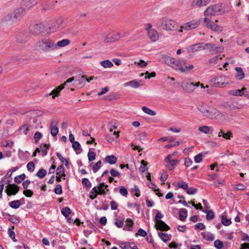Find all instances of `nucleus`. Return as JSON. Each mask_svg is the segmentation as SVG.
Here are the masks:
<instances>
[{
	"instance_id": "2f4dec72",
	"label": "nucleus",
	"mask_w": 249,
	"mask_h": 249,
	"mask_svg": "<svg viewBox=\"0 0 249 249\" xmlns=\"http://www.w3.org/2000/svg\"><path fill=\"white\" fill-rule=\"evenodd\" d=\"M99 194L98 189L97 188V186L94 187L93 188L91 189L89 193V198L93 200L95 198H96L97 195Z\"/></svg>"
},
{
	"instance_id": "4c0bfd02",
	"label": "nucleus",
	"mask_w": 249,
	"mask_h": 249,
	"mask_svg": "<svg viewBox=\"0 0 249 249\" xmlns=\"http://www.w3.org/2000/svg\"><path fill=\"white\" fill-rule=\"evenodd\" d=\"M104 186L105 184L104 183H101L97 187L99 195H105L106 194L107 191H108V189H107L106 191L105 190V189L104 188Z\"/></svg>"
},
{
	"instance_id": "c9c22d12",
	"label": "nucleus",
	"mask_w": 249,
	"mask_h": 249,
	"mask_svg": "<svg viewBox=\"0 0 249 249\" xmlns=\"http://www.w3.org/2000/svg\"><path fill=\"white\" fill-rule=\"evenodd\" d=\"M5 215H8L9 216V218H8V220L9 221H10L11 223L14 224H18L19 223L20 221L18 217L15 215H11L8 213H5Z\"/></svg>"
},
{
	"instance_id": "e2e57ef3",
	"label": "nucleus",
	"mask_w": 249,
	"mask_h": 249,
	"mask_svg": "<svg viewBox=\"0 0 249 249\" xmlns=\"http://www.w3.org/2000/svg\"><path fill=\"white\" fill-rule=\"evenodd\" d=\"M82 184L87 187H90L91 186V183L87 178H84L82 180Z\"/></svg>"
},
{
	"instance_id": "5fc2aeb1",
	"label": "nucleus",
	"mask_w": 249,
	"mask_h": 249,
	"mask_svg": "<svg viewBox=\"0 0 249 249\" xmlns=\"http://www.w3.org/2000/svg\"><path fill=\"white\" fill-rule=\"evenodd\" d=\"M88 159L89 161H92L95 160L96 157V153L94 152L90 151L89 150L88 154Z\"/></svg>"
},
{
	"instance_id": "ea45409f",
	"label": "nucleus",
	"mask_w": 249,
	"mask_h": 249,
	"mask_svg": "<svg viewBox=\"0 0 249 249\" xmlns=\"http://www.w3.org/2000/svg\"><path fill=\"white\" fill-rule=\"evenodd\" d=\"M100 64L105 68H111L113 66V63L109 60L101 61Z\"/></svg>"
},
{
	"instance_id": "58836bf2",
	"label": "nucleus",
	"mask_w": 249,
	"mask_h": 249,
	"mask_svg": "<svg viewBox=\"0 0 249 249\" xmlns=\"http://www.w3.org/2000/svg\"><path fill=\"white\" fill-rule=\"evenodd\" d=\"M141 165L139 168V170L142 173H144L146 171L148 170V167H147V165L148 164V162L145 161L144 160H142L141 162Z\"/></svg>"
},
{
	"instance_id": "9b49d317",
	"label": "nucleus",
	"mask_w": 249,
	"mask_h": 249,
	"mask_svg": "<svg viewBox=\"0 0 249 249\" xmlns=\"http://www.w3.org/2000/svg\"><path fill=\"white\" fill-rule=\"evenodd\" d=\"M147 30L148 36L153 42H155L159 39L158 33L155 29L152 28L151 24H148Z\"/></svg>"
},
{
	"instance_id": "c756f323",
	"label": "nucleus",
	"mask_w": 249,
	"mask_h": 249,
	"mask_svg": "<svg viewBox=\"0 0 249 249\" xmlns=\"http://www.w3.org/2000/svg\"><path fill=\"white\" fill-rule=\"evenodd\" d=\"M178 163L179 160H173L172 161L168 162L166 166L170 170H172Z\"/></svg>"
},
{
	"instance_id": "603ef678",
	"label": "nucleus",
	"mask_w": 249,
	"mask_h": 249,
	"mask_svg": "<svg viewBox=\"0 0 249 249\" xmlns=\"http://www.w3.org/2000/svg\"><path fill=\"white\" fill-rule=\"evenodd\" d=\"M101 161H97L92 167V170L94 173H96L101 166Z\"/></svg>"
},
{
	"instance_id": "c85d7f7f",
	"label": "nucleus",
	"mask_w": 249,
	"mask_h": 249,
	"mask_svg": "<svg viewBox=\"0 0 249 249\" xmlns=\"http://www.w3.org/2000/svg\"><path fill=\"white\" fill-rule=\"evenodd\" d=\"M70 43V41L68 39H64L62 40L58 41L56 43H55L56 49L59 47H65L67 45H69Z\"/></svg>"
},
{
	"instance_id": "a878e982",
	"label": "nucleus",
	"mask_w": 249,
	"mask_h": 249,
	"mask_svg": "<svg viewBox=\"0 0 249 249\" xmlns=\"http://www.w3.org/2000/svg\"><path fill=\"white\" fill-rule=\"evenodd\" d=\"M142 85V84H140L139 82L136 81V80H132L128 82L125 83L124 84V87L130 86L134 88H137Z\"/></svg>"
},
{
	"instance_id": "052dcab7",
	"label": "nucleus",
	"mask_w": 249,
	"mask_h": 249,
	"mask_svg": "<svg viewBox=\"0 0 249 249\" xmlns=\"http://www.w3.org/2000/svg\"><path fill=\"white\" fill-rule=\"evenodd\" d=\"M186 192L188 195H194L197 192V189L194 187H188Z\"/></svg>"
},
{
	"instance_id": "37998d69",
	"label": "nucleus",
	"mask_w": 249,
	"mask_h": 249,
	"mask_svg": "<svg viewBox=\"0 0 249 249\" xmlns=\"http://www.w3.org/2000/svg\"><path fill=\"white\" fill-rule=\"evenodd\" d=\"M56 156L57 158L61 160V161L63 163L65 162V165L66 166L68 167L69 166V159L64 158L60 153L57 152Z\"/></svg>"
},
{
	"instance_id": "f257e3e1",
	"label": "nucleus",
	"mask_w": 249,
	"mask_h": 249,
	"mask_svg": "<svg viewBox=\"0 0 249 249\" xmlns=\"http://www.w3.org/2000/svg\"><path fill=\"white\" fill-rule=\"evenodd\" d=\"M35 47L40 53H48L56 49L55 43L49 35H46L37 41Z\"/></svg>"
},
{
	"instance_id": "79ce46f5",
	"label": "nucleus",
	"mask_w": 249,
	"mask_h": 249,
	"mask_svg": "<svg viewBox=\"0 0 249 249\" xmlns=\"http://www.w3.org/2000/svg\"><path fill=\"white\" fill-rule=\"evenodd\" d=\"M15 227L13 226L11 227V228H9L8 229V234L9 236L12 239L14 242H16L17 240L15 237V233L14 231H13V230L14 229Z\"/></svg>"
},
{
	"instance_id": "0e129e2a",
	"label": "nucleus",
	"mask_w": 249,
	"mask_h": 249,
	"mask_svg": "<svg viewBox=\"0 0 249 249\" xmlns=\"http://www.w3.org/2000/svg\"><path fill=\"white\" fill-rule=\"evenodd\" d=\"M85 78H86V76L85 75H82L81 76V79L76 81V82H77V85H78V86L80 87H83L85 85Z\"/></svg>"
},
{
	"instance_id": "20e7f679",
	"label": "nucleus",
	"mask_w": 249,
	"mask_h": 249,
	"mask_svg": "<svg viewBox=\"0 0 249 249\" xmlns=\"http://www.w3.org/2000/svg\"><path fill=\"white\" fill-rule=\"evenodd\" d=\"M221 4H214L208 7L204 11V15L205 17L218 15L221 14Z\"/></svg>"
},
{
	"instance_id": "69168bd1",
	"label": "nucleus",
	"mask_w": 249,
	"mask_h": 249,
	"mask_svg": "<svg viewBox=\"0 0 249 249\" xmlns=\"http://www.w3.org/2000/svg\"><path fill=\"white\" fill-rule=\"evenodd\" d=\"M72 147L73 148V149L75 151H77L81 149V145L79 142L76 141H75V142H73Z\"/></svg>"
},
{
	"instance_id": "2eb2a0df",
	"label": "nucleus",
	"mask_w": 249,
	"mask_h": 249,
	"mask_svg": "<svg viewBox=\"0 0 249 249\" xmlns=\"http://www.w3.org/2000/svg\"><path fill=\"white\" fill-rule=\"evenodd\" d=\"M41 0H22V5L26 9H30L36 6Z\"/></svg>"
},
{
	"instance_id": "ddd939ff",
	"label": "nucleus",
	"mask_w": 249,
	"mask_h": 249,
	"mask_svg": "<svg viewBox=\"0 0 249 249\" xmlns=\"http://www.w3.org/2000/svg\"><path fill=\"white\" fill-rule=\"evenodd\" d=\"M210 2V0H193L191 6L193 8H200L207 5Z\"/></svg>"
},
{
	"instance_id": "a211bd4d",
	"label": "nucleus",
	"mask_w": 249,
	"mask_h": 249,
	"mask_svg": "<svg viewBox=\"0 0 249 249\" xmlns=\"http://www.w3.org/2000/svg\"><path fill=\"white\" fill-rule=\"evenodd\" d=\"M185 64V61L184 60L175 61V64H173L171 67H173L176 70H179L182 72L183 69V65Z\"/></svg>"
},
{
	"instance_id": "b1692460",
	"label": "nucleus",
	"mask_w": 249,
	"mask_h": 249,
	"mask_svg": "<svg viewBox=\"0 0 249 249\" xmlns=\"http://www.w3.org/2000/svg\"><path fill=\"white\" fill-rule=\"evenodd\" d=\"M246 90L245 88H243L241 89H234L229 91L231 95L234 96H242L244 94V91Z\"/></svg>"
},
{
	"instance_id": "aec40b11",
	"label": "nucleus",
	"mask_w": 249,
	"mask_h": 249,
	"mask_svg": "<svg viewBox=\"0 0 249 249\" xmlns=\"http://www.w3.org/2000/svg\"><path fill=\"white\" fill-rule=\"evenodd\" d=\"M221 106L223 107L224 108H226V109H229V110H231V111H234L236 110H237L239 109L237 107H236V106H234V105L231 104L229 102H225V103H223L222 104H221Z\"/></svg>"
},
{
	"instance_id": "dca6fc26",
	"label": "nucleus",
	"mask_w": 249,
	"mask_h": 249,
	"mask_svg": "<svg viewBox=\"0 0 249 249\" xmlns=\"http://www.w3.org/2000/svg\"><path fill=\"white\" fill-rule=\"evenodd\" d=\"M155 227L157 230H160L161 231H167L170 230L169 227L161 220L156 222Z\"/></svg>"
},
{
	"instance_id": "f03ea898",
	"label": "nucleus",
	"mask_w": 249,
	"mask_h": 249,
	"mask_svg": "<svg viewBox=\"0 0 249 249\" xmlns=\"http://www.w3.org/2000/svg\"><path fill=\"white\" fill-rule=\"evenodd\" d=\"M25 13V10L22 7L17 9L2 18L1 21L2 22H10L12 23L17 22L24 16Z\"/></svg>"
},
{
	"instance_id": "9d476101",
	"label": "nucleus",
	"mask_w": 249,
	"mask_h": 249,
	"mask_svg": "<svg viewBox=\"0 0 249 249\" xmlns=\"http://www.w3.org/2000/svg\"><path fill=\"white\" fill-rule=\"evenodd\" d=\"M17 41L19 43H24L29 39V35L27 32H19L16 36Z\"/></svg>"
},
{
	"instance_id": "774afa93",
	"label": "nucleus",
	"mask_w": 249,
	"mask_h": 249,
	"mask_svg": "<svg viewBox=\"0 0 249 249\" xmlns=\"http://www.w3.org/2000/svg\"><path fill=\"white\" fill-rule=\"evenodd\" d=\"M213 31L221 32L222 31V27L217 24H213V27L211 29Z\"/></svg>"
},
{
	"instance_id": "bf43d9fd",
	"label": "nucleus",
	"mask_w": 249,
	"mask_h": 249,
	"mask_svg": "<svg viewBox=\"0 0 249 249\" xmlns=\"http://www.w3.org/2000/svg\"><path fill=\"white\" fill-rule=\"evenodd\" d=\"M51 134L53 137L56 136L58 133V128L57 127H50Z\"/></svg>"
},
{
	"instance_id": "cd10ccee",
	"label": "nucleus",
	"mask_w": 249,
	"mask_h": 249,
	"mask_svg": "<svg viewBox=\"0 0 249 249\" xmlns=\"http://www.w3.org/2000/svg\"><path fill=\"white\" fill-rule=\"evenodd\" d=\"M187 216V211L186 209L182 208L179 211V217L181 221H184Z\"/></svg>"
},
{
	"instance_id": "c03bdc74",
	"label": "nucleus",
	"mask_w": 249,
	"mask_h": 249,
	"mask_svg": "<svg viewBox=\"0 0 249 249\" xmlns=\"http://www.w3.org/2000/svg\"><path fill=\"white\" fill-rule=\"evenodd\" d=\"M177 186L179 188H181L186 191L187 189L188 188V184L183 181H179L177 183Z\"/></svg>"
},
{
	"instance_id": "6e6552de",
	"label": "nucleus",
	"mask_w": 249,
	"mask_h": 249,
	"mask_svg": "<svg viewBox=\"0 0 249 249\" xmlns=\"http://www.w3.org/2000/svg\"><path fill=\"white\" fill-rule=\"evenodd\" d=\"M200 23L198 20H194L190 22H187L180 26V29L179 30V32H182L183 29L186 31H189L194 29L199 25Z\"/></svg>"
},
{
	"instance_id": "5701e85b",
	"label": "nucleus",
	"mask_w": 249,
	"mask_h": 249,
	"mask_svg": "<svg viewBox=\"0 0 249 249\" xmlns=\"http://www.w3.org/2000/svg\"><path fill=\"white\" fill-rule=\"evenodd\" d=\"M64 89V85H60L58 87H57L56 89H54L52 91V92L50 93V95H53L52 98L53 99H54L55 96H58L59 95V93L61 91V90H62Z\"/></svg>"
},
{
	"instance_id": "423d86ee",
	"label": "nucleus",
	"mask_w": 249,
	"mask_h": 249,
	"mask_svg": "<svg viewBox=\"0 0 249 249\" xmlns=\"http://www.w3.org/2000/svg\"><path fill=\"white\" fill-rule=\"evenodd\" d=\"M225 76L219 75L210 80V84L214 87L223 88L228 84L225 82Z\"/></svg>"
},
{
	"instance_id": "8fccbe9b",
	"label": "nucleus",
	"mask_w": 249,
	"mask_h": 249,
	"mask_svg": "<svg viewBox=\"0 0 249 249\" xmlns=\"http://www.w3.org/2000/svg\"><path fill=\"white\" fill-rule=\"evenodd\" d=\"M221 222L224 226H227L231 224V221L230 219H227L226 216L222 215L221 217Z\"/></svg>"
},
{
	"instance_id": "7c9ffc66",
	"label": "nucleus",
	"mask_w": 249,
	"mask_h": 249,
	"mask_svg": "<svg viewBox=\"0 0 249 249\" xmlns=\"http://www.w3.org/2000/svg\"><path fill=\"white\" fill-rule=\"evenodd\" d=\"M198 130L205 134H209L210 131H213V129L212 127H209L206 125H204L198 127Z\"/></svg>"
},
{
	"instance_id": "4be33fe9",
	"label": "nucleus",
	"mask_w": 249,
	"mask_h": 249,
	"mask_svg": "<svg viewBox=\"0 0 249 249\" xmlns=\"http://www.w3.org/2000/svg\"><path fill=\"white\" fill-rule=\"evenodd\" d=\"M235 71L237 72L235 76L236 78L240 80L243 79L245 77V74L242 69L241 67H236Z\"/></svg>"
},
{
	"instance_id": "09e8293b",
	"label": "nucleus",
	"mask_w": 249,
	"mask_h": 249,
	"mask_svg": "<svg viewBox=\"0 0 249 249\" xmlns=\"http://www.w3.org/2000/svg\"><path fill=\"white\" fill-rule=\"evenodd\" d=\"M71 213V209L68 207L63 208L61 210L62 214L66 217H68Z\"/></svg>"
},
{
	"instance_id": "1a4fd4ad",
	"label": "nucleus",
	"mask_w": 249,
	"mask_h": 249,
	"mask_svg": "<svg viewBox=\"0 0 249 249\" xmlns=\"http://www.w3.org/2000/svg\"><path fill=\"white\" fill-rule=\"evenodd\" d=\"M19 190V187L15 184H10L6 186L5 192L8 196L16 195Z\"/></svg>"
},
{
	"instance_id": "72a5a7b5",
	"label": "nucleus",
	"mask_w": 249,
	"mask_h": 249,
	"mask_svg": "<svg viewBox=\"0 0 249 249\" xmlns=\"http://www.w3.org/2000/svg\"><path fill=\"white\" fill-rule=\"evenodd\" d=\"M126 226L128 227V229H126L125 227H124V230H127L128 231H131L132 230L134 222L133 220L130 218H127L125 221Z\"/></svg>"
},
{
	"instance_id": "0eeeda50",
	"label": "nucleus",
	"mask_w": 249,
	"mask_h": 249,
	"mask_svg": "<svg viewBox=\"0 0 249 249\" xmlns=\"http://www.w3.org/2000/svg\"><path fill=\"white\" fill-rule=\"evenodd\" d=\"M45 30V27L43 23H40L31 25L30 27V33L34 36H38L42 33Z\"/></svg>"
},
{
	"instance_id": "a18cd8bd",
	"label": "nucleus",
	"mask_w": 249,
	"mask_h": 249,
	"mask_svg": "<svg viewBox=\"0 0 249 249\" xmlns=\"http://www.w3.org/2000/svg\"><path fill=\"white\" fill-rule=\"evenodd\" d=\"M26 178V175L25 174H21L19 176H16L14 178V181L17 183H19L21 182V180H23Z\"/></svg>"
},
{
	"instance_id": "f3484780",
	"label": "nucleus",
	"mask_w": 249,
	"mask_h": 249,
	"mask_svg": "<svg viewBox=\"0 0 249 249\" xmlns=\"http://www.w3.org/2000/svg\"><path fill=\"white\" fill-rule=\"evenodd\" d=\"M183 89L187 92H192L194 90V83L190 82H184L182 84Z\"/></svg>"
},
{
	"instance_id": "393cba45",
	"label": "nucleus",
	"mask_w": 249,
	"mask_h": 249,
	"mask_svg": "<svg viewBox=\"0 0 249 249\" xmlns=\"http://www.w3.org/2000/svg\"><path fill=\"white\" fill-rule=\"evenodd\" d=\"M117 160V158L114 155L107 156L105 159V161L110 164H115Z\"/></svg>"
},
{
	"instance_id": "f704fd0d",
	"label": "nucleus",
	"mask_w": 249,
	"mask_h": 249,
	"mask_svg": "<svg viewBox=\"0 0 249 249\" xmlns=\"http://www.w3.org/2000/svg\"><path fill=\"white\" fill-rule=\"evenodd\" d=\"M56 175L57 176H61L64 177V179H65V177L66 175L65 174V170L63 165H59L56 170Z\"/></svg>"
},
{
	"instance_id": "473e14b6",
	"label": "nucleus",
	"mask_w": 249,
	"mask_h": 249,
	"mask_svg": "<svg viewBox=\"0 0 249 249\" xmlns=\"http://www.w3.org/2000/svg\"><path fill=\"white\" fill-rule=\"evenodd\" d=\"M204 22L205 24L204 26L207 27L209 29H212L213 27V25L214 23L212 21L211 19L208 18V17H205L204 18Z\"/></svg>"
},
{
	"instance_id": "412c9836",
	"label": "nucleus",
	"mask_w": 249,
	"mask_h": 249,
	"mask_svg": "<svg viewBox=\"0 0 249 249\" xmlns=\"http://www.w3.org/2000/svg\"><path fill=\"white\" fill-rule=\"evenodd\" d=\"M22 200H24V198L22 197L19 200H16L12 201L9 203V206L12 208L17 209L21 206V202Z\"/></svg>"
},
{
	"instance_id": "3c124183",
	"label": "nucleus",
	"mask_w": 249,
	"mask_h": 249,
	"mask_svg": "<svg viewBox=\"0 0 249 249\" xmlns=\"http://www.w3.org/2000/svg\"><path fill=\"white\" fill-rule=\"evenodd\" d=\"M120 247L122 249H131L132 247L128 242H122L120 243Z\"/></svg>"
},
{
	"instance_id": "6ab92c4d",
	"label": "nucleus",
	"mask_w": 249,
	"mask_h": 249,
	"mask_svg": "<svg viewBox=\"0 0 249 249\" xmlns=\"http://www.w3.org/2000/svg\"><path fill=\"white\" fill-rule=\"evenodd\" d=\"M204 42H200L194 44L190 46L192 52H196L200 50H204Z\"/></svg>"
},
{
	"instance_id": "a19ab883",
	"label": "nucleus",
	"mask_w": 249,
	"mask_h": 249,
	"mask_svg": "<svg viewBox=\"0 0 249 249\" xmlns=\"http://www.w3.org/2000/svg\"><path fill=\"white\" fill-rule=\"evenodd\" d=\"M142 110L145 113L149 114L151 116H155L156 115V112L153 111V110L148 108L146 107H142Z\"/></svg>"
},
{
	"instance_id": "bb28decb",
	"label": "nucleus",
	"mask_w": 249,
	"mask_h": 249,
	"mask_svg": "<svg viewBox=\"0 0 249 249\" xmlns=\"http://www.w3.org/2000/svg\"><path fill=\"white\" fill-rule=\"evenodd\" d=\"M115 42V38L113 34H108L107 35L104 39V42L106 43H113Z\"/></svg>"
},
{
	"instance_id": "13d9d810",
	"label": "nucleus",
	"mask_w": 249,
	"mask_h": 249,
	"mask_svg": "<svg viewBox=\"0 0 249 249\" xmlns=\"http://www.w3.org/2000/svg\"><path fill=\"white\" fill-rule=\"evenodd\" d=\"M214 246L217 249H221L223 247V243L219 240H216L214 242Z\"/></svg>"
},
{
	"instance_id": "f8f14e48",
	"label": "nucleus",
	"mask_w": 249,
	"mask_h": 249,
	"mask_svg": "<svg viewBox=\"0 0 249 249\" xmlns=\"http://www.w3.org/2000/svg\"><path fill=\"white\" fill-rule=\"evenodd\" d=\"M205 49H208L209 50V52H215V53H218V52H222L223 50H224V48L223 47H216L215 46V45L213 43H204V50H205Z\"/></svg>"
},
{
	"instance_id": "338daca9",
	"label": "nucleus",
	"mask_w": 249,
	"mask_h": 249,
	"mask_svg": "<svg viewBox=\"0 0 249 249\" xmlns=\"http://www.w3.org/2000/svg\"><path fill=\"white\" fill-rule=\"evenodd\" d=\"M119 192L121 195L123 196H126L128 195V191L127 189L123 186H122L120 188Z\"/></svg>"
},
{
	"instance_id": "6e6d98bb",
	"label": "nucleus",
	"mask_w": 249,
	"mask_h": 249,
	"mask_svg": "<svg viewBox=\"0 0 249 249\" xmlns=\"http://www.w3.org/2000/svg\"><path fill=\"white\" fill-rule=\"evenodd\" d=\"M54 192L57 195H60L62 193V186L60 184H57L54 189Z\"/></svg>"
},
{
	"instance_id": "de8ad7c7",
	"label": "nucleus",
	"mask_w": 249,
	"mask_h": 249,
	"mask_svg": "<svg viewBox=\"0 0 249 249\" xmlns=\"http://www.w3.org/2000/svg\"><path fill=\"white\" fill-rule=\"evenodd\" d=\"M204 212L207 213L206 219L208 220H212V219H213L214 218V212H213V210H209L208 211H204Z\"/></svg>"
},
{
	"instance_id": "49530a36",
	"label": "nucleus",
	"mask_w": 249,
	"mask_h": 249,
	"mask_svg": "<svg viewBox=\"0 0 249 249\" xmlns=\"http://www.w3.org/2000/svg\"><path fill=\"white\" fill-rule=\"evenodd\" d=\"M46 174H47V171L46 170H45L44 169H40L37 172L36 175L38 178H42L46 176Z\"/></svg>"
},
{
	"instance_id": "7ed1b4c3",
	"label": "nucleus",
	"mask_w": 249,
	"mask_h": 249,
	"mask_svg": "<svg viewBox=\"0 0 249 249\" xmlns=\"http://www.w3.org/2000/svg\"><path fill=\"white\" fill-rule=\"evenodd\" d=\"M177 25L176 21L166 17H162L156 24L157 28L165 30H174Z\"/></svg>"
},
{
	"instance_id": "39448f33",
	"label": "nucleus",
	"mask_w": 249,
	"mask_h": 249,
	"mask_svg": "<svg viewBox=\"0 0 249 249\" xmlns=\"http://www.w3.org/2000/svg\"><path fill=\"white\" fill-rule=\"evenodd\" d=\"M199 110L203 115V116L210 119H217L220 116V112L216 109L213 108L209 110L204 108H199Z\"/></svg>"
},
{
	"instance_id": "4468645a",
	"label": "nucleus",
	"mask_w": 249,
	"mask_h": 249,
	"mask_svg": "<svg viewBox=\"0 0 249 249\" xmlns=\"http://www.w3.org/2000/svg\"><path fill=\"white\" fill-rule=\"evenodd\" d=\"M159 60L160 62L164 63L169 66L175 64V59L166 55H160L159 56Z\"/></svg>"
},
{
	"instance_id": "864d4df0",
	"label": "nucleus",
	"mask_w": 249,
	"mask_h": 249,
	"mask_svg": "<svg viewBox=\"0 0 249 249\" xmlns=\"http://www.w3.org/2000/svg\"><path fill=\"white\" fill-rule=\"evenodd\" d=\"M27 168L29 172H33L35 169V165L34 162L30 161L28 162L27 165Z\"/></svg>"
},
{
	"instance_id": "4d7b16f0",
	"label": "nucleus",
	"mask_w": 249,
	"mask_h": 249,
	"mask_svg": "<svg viewBox=\"0 0 249 249\" xmlns=\"http://www.w3.org/2000/svg\"><path fill=\"white\" fill-rule=\"evenodd\" d=\"M203 158V154L202 153H199L195 156L194 160L196 163L200 162Z\"/></svg>"
},
{
	"instance_id": "680f3d73",
	"label": "nucleus",
	"mask_w": 249,
	"mask_h": 249,
	"mask_svg": "<svg viewBox=\"0 0 249 249\" xmlns=\"http://www.w3.org/2000/svg\"><path fill=\"white\" fill-rule=\"evenodd\" d=\"M19 130L21 133L26 135L29 131V129L27 125H23L19 128Z\"/></svg>"
},
{
	"instance_id": "e433bc0d",
	"label": "nucleus",
	"mask_w": 249,
	"mask_h": 249,
	"mask_svg": "<svg viewBox=\"0 0 249 249\" xmlns=\"http://www.w3.org/2000/svg\"><path fill=\"white\" fill-rule=\"evenodd\" d=\"M159 236L164 242H167L170 239L171 235H168L165 233L160 232L158 233Z\"/></svg>"
}]
</instances>
